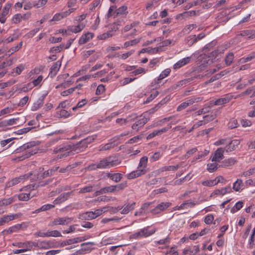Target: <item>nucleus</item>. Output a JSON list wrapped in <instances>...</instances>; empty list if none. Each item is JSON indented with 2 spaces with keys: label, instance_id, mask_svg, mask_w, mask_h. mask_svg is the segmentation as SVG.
Masks as SVG:
<instances>
[{
  "label": "nucleus",
  "instance_id": "nucleus-1",
  "mask_svg": "<svg viewBox=\"0 0 255 255\" xmlns=\"http://www.w3.org/2000/svg\"><path fill=\"white\" fill-rule=\"evenodd\" d=\"M96 138V135H92L82 139L76 144H69L62 147H56L54 149L53 153H59L57 158H62L82 152L88 147V145L92 142Z\"/></svg>",
  "mask_w": 255,
  "mask_h": 255
},
{
  "label": "nucleus",
  "instance_id": "nucleus-2",
  "mask_svg": "<svg viewBox=\"0 0 255 255\" xmlns=\"http://www.w3.org/2000/svg\"><path fill=\"white\" fill-rule=\"evenodd\" d=\"M25 152L21 156H18L16 158L13 159V160L21 161L30 157L31 155L36 154L37 152V148L35 146L34 142L26 143L20 146L15 150V152L18 153L21 151Z\"/></svg>",
  "mask_w": 255,
  "mask_h": 255
},
{
  "label": "nucleus",
  "instance_id": "nucleus-3",
  "mask_svg": "<svg viewBox=\"0 0 255 255\" xmlns=\"http://www.w3.org/2000/svg\"><path fill=\"white\" fill-rule=\"evenodd\" d=\"M147 161L148 157L147 156L142 157L139 160L137 169L128 174L127 175V178L128 179H132L145 174L147 172L146 168Z\"/></svg>",
  "mask_w": 255,
  "mask_h": 255
},
{
  "label": "nucleus",
  "instance_id": "nucleus-4",
  "mask_svg": "<svg viewBox=\"0 0 255 255\" xmlns=\"http://www.w3.org/2000/svg\"><path fill=\"white\" fill-rule=\"evenodd\" d=\"M120 163V160L114 156L107 157L98 162L100 169L109 168L117 166Z\"/></svg>",
  "mask_w": 255,
  "mask_h": 255
},
{
  "label": "nucleus",
  "instance_id": "nucleus-5",
  "mask_svg": "<svg viewBox=\"0 0 255 255\" xmlns=\"http://www.w3.org/2000/svg\"><path fill=\"white\" fill-rule=\"evenodd\" d=\"M156 232L155 229H150V227L148 226L140 229L137 232H136L130 236V238L132 239H138L141 238H146L151 236Z\"/></svg>",
  "mask_w": 255,
  "mask_h": 255
},
{
  "label": "nucleus",
  "instance_id": "nucleus-6",
  "mask_svg": "<svg viewBox=\"0 0 255 255\" xmlns=\"http://www.w3.org/2000/svg\"><path fill=\"white\" fill-rule=\"evenodd\" d=\"M72 218L68 217H58L54 219L49 224V226L56 225H67L71 223Z\"/></svg>",
  "mask_w": 255,
  "mask_h": 255
},
{
  "label": "nucleus",
  "instance_id": "nucleus-7",
  "mask_svg": "<svg viewBox=\"0 0 255 255\" xmlns=\"http://www.w3.org/2000/svg\"><path fill=\"white\" fill-rule=\"evenodd\" d=\"M149 118L146 116L145 114H143L140 116L139 119L132 126V129L138 131L140 128L143 127L148 121Z\"/></svg>",
  "mask_w": 255,
  "mask_h": 255
},
{
  "label": "nucleus",
  "instance_id": "nucleus-8",
  "mask_svg": "<svg viewBox=\"0 0 255 255\" xmlns=\"http://www.w3.org/2000/svg\"><path fill=\"white\" fill-rule=\"evenodd\" d=\"M76 8H71L69 9L68 10L62 12H59L56 13L50 21H58L61 20L64 17H65L69 15L71 13L73 12Z\"/></svg>",
  "mask_w": 255,
  "mask_h": 255
},
{
  "label": "nucleus",
  "instance_id": "nucleus-9",
  "mask_svg": "<svg viewBox=\"0 0 255 255\" xmlns=\"http://www.w3.org/2000/svg\"><path fill=\"white\" fill-rule=\"evenodd\" d=\"M223 157V149L218 148L211 156L212 162H220Z\"/></svg>",
  "mask_w": 255,
  "mask_h": 255
},
{
  "label": "nucleus",
  "instance_id": "nucleus-10",
  "mask_svg": "<svg viewBox=\"0 0 255 255\" xmlns=\"http://www.w3.org/2000/svg\"><path fill=\"white\" fill-rule=\"evenodd\" d=\"M227 144L225 147V149L227 152H229L234 150L239 145L240 141L238 140L234 139L231 141H227Z\"/></svg>",
  "mask_w": 255,
  "mask_h": 255
},
{
  "label": "nucleus",
  "instance_id": "nucleus-11",
  "mask_svg": "<svg viewBox=\"0 0 255 255\" xmlns=\"http://www.w3.org/2000/svg\"><path fill=\"white\" fill-rule=\"evenodd\" d=\"M171 205V203L170 202H162L158 204L154 209H152L151 212L153 214H158L161 211L168 208Z\"/></svg>",
  "mask_w": 255,
  "mask_h": 255
},
{
  "label": "nucleus",
  "instance_id": "nucleus-12",
  "mask_svg": "<svg viewBox=\"0 0 255 255\" xmlns=\"http://www.w3.org/2000/svg\"><path fill=\"white\" fill-rule=\"evenodd\" d=\"M170 69H166L163 70L159 75V77L157 79L154 80L151 84V86H153L155 85L158 84L162 79L167 77L170 73Z\"/></svg>",
  "mask_w": 255,
  "mask_h": 255
},
{
  "label": "nucleus",
  "instance_id": "nucleus-13",
  "mask_svg": "<svg viewBox=\"0 0 255 255\" xmlns=\"http://www.w3.org/2000/svg\"><path fill=\"white\" fill-rule=\"evenodd\" d=\"M94 35V33L91 32H87L83 34L79 39V44L83 45L86 43L93 38Z\"/></svg>",
  "mask_w": 255,
  "mask_h": 255
},
{
  "label": "nucleus",
  "instance_id": "nucleus-14",
  "mask_svg": "<svg viewBox=\"0 0 255 255\" xmlns=\"http://www.w3.org/2000/svg\"><path fill=\"white\" fill-rule=\"evenodd\" d=\"M222 179L223 177L222 176H219L213 180L204 181L202 182V184L205 186H213L220 182Z\"/></svg>",
  "mask_w": 255,
  "mask_h": 255
},
{
  "label": "nucleus",
  "instance_id": "nucleus-15",
  "mask_svg": "<svg viewBox=\"0 0 255 255\" xmlns=\"http://www.w3.org/2000/svg\"><path fill=\"white\" fill-rule=\"evenodd\" d=\"M200 251V248L198 245L194 246L188 249H184L183 251L184 255H195Z\"/></svg>",
  "mask_w": 255,
  "mask_h": 255
},
{
  "label": "nucleus",
  "instance_id": "nucleus-16",
  "mask_svg": "<svg viewBox=\"0 0 255 255\" xmlns=\"http://www.w3.org/2000/svg\"><path fill=\"white\" fill-rule=\"evenodd\" d=\"M17 199V195H15L8 198H3L0 200V207L8 206L12 203L15 202Z\"/></svg>",
  "mask_w": 255,
  "mask_h": 255
},
{
  "label": "nucleus",
  "instance_id": "nucleus-17",
  "mask_svg": "<svg viewBox=\"0 0 255 255\" xmlns=\"http://www.w3.org/2000/svg\"><path fill=\"white\" fill-rule=\"evenodd\" d=\"M191 58V57H187L180 60L173 65L174 69H179L188 64L190 62Z\"/></svg>",
  "mask_w": 255,
  "mask_h": 255
},
{
  "label": "nucleus",
  "instance_id": "nucleus-18",
  "mask_svg": "<svg viewBox=\"0 0 255 255\" xmlns=\"http://www.w3.org/2000/svg\"><path fill=\"white\" fill-rule=\"evenodd\" d=\"M58 169L59 167H55L50 169H48V170L44 171L42 174L38 175L37 178L41 179L52 175L54 174V172L56 171Z\"/></svg>",
  "mask_w": 255,
  "mask_h": 255
},
{
  "label": "nucleus",
  "instance_id": "nucleus-19",
  "mask_svg": "<svg viewBox=\"0 0 255 255\" xmlns=\"http://www.w3.org/2000/svg\"><path fill=\"white\" fill-rule=\"evenodd\" d=\"M45 97V95L41 96L33 105L31 110L35 111L38 110L43 104V101Z\"/></svg>",
  "mask_w": 255,
  "mask_h": 255
},
{
  "label": "nucleus",
  "instance_id": "nucleus-20",
  "mask_svg": "<svg viewBox=\"0 0 255 255\" xmlns=\"http://www.w3.org/2000/svg\"><path fill=\"white\" fill-rule=\"evenodd\" d=\"M71 194V192H67L61 194L58 198H57L54 201V203L55 204H57L60 203H62L67 199L70 197Z\"/></svg>",
  "mask_w": 255,
  "mask_h": 255
},
{
  "label": "nucleus",
  "instance_id": "nucleus-21",
  "mask_svg": "<svg viewBox=\"0 0 255 255\" xmlns=\"http://www.w3.org/2000/svg\"><path fill=\"white\" fill-rule=\"evenodd\" d=\"M25 68V66L24 64H20L12 70L11 75L12 76L19 75L24 70Z\"/></svg>",
  "mask_w": 255,
  "mask_h": 255
},
{
  "label": "nucleus",
  "instance_id": "nucleus-22",
  "mask_svg": "<svg viewBox=\"0 0 255 255\" xmlns=\"http://www.w3.org/2000/svg\"><path fill=\"white\" fill-rule=\"evenodd\" d=\"M255 58V52H252L246 57H244L239 59L238 63L239 64H243L250 61Z\"/></svg>",
  "mask_w": 255,
  "mask_h": 255
},
{
  "label": "nucleus",
  "instance_id": "nucleus-23",
  "mask_svg": "<svg viewBox=\"0 0 255 255\" xmlns=\"http://www.w3.org/2000/svg\"><path fill=\"white\" fill-rule=\"evenodd\" d=\"M33 195H31V192L28 191L26 193H21L19 195H17V198H18L19 200L26 201L32 198Z\"/></svg>",
  "mask_w": 255,
  "mask_h": 255
},
{
  "label": "nucleus",
  "instance_id": "nucleus-24",
  "mask_svg": "<svg viewBox=\"0 0 255 255\" xmlns=\"http://www.w3.org/2000/svg\"><path fill=\"white\" fill-rule=\"evenodd\" d=\"M239 35L241 36H247L249 38L253 39L255 38V31L249 30L241 31Z\"/></svg>",
  "mask_w": 255,
  "mask_h": 255
},
{
  "label": "nucleus",
  "instance_id": "nucleus-25",
  "mask_svg": "<svg viewBox=\"0 0 255 255\" xmlns=\"http://www.w3.org/2000/svg\"><path fill=\"white\" fill-rule=\"evenodd\" d=\"M18 119H11L8 120L2 121L0 122V127H5L7 126H11L16 124Z\"/></svg>",
  "mask_w": 255,
  "mask_h": 255
},
{
  "label": "nucleus",
  "instance_id": "nucleus-26",
  "mask_svg": "<svg viewBox=\"0 0 255 255\" xmlns=\"http://www.w3.org/2000/svg\"><path fill=\"white\" fill-rule=\"evenodd\" d=\"M203 100V98L201 97H192L186 101L188 106L193 105L196 103L201 102Z\"/></svg>",
  "mask_w": 255,
  "mask_h": 255
},
{
  "label": "nucleus",
  "instance_id": "nucleus-27",
  "mask_svg": "<svg viewBox=\"0 0 255 255\" xmlns=\"http://www.w3.org/2000/svg\"><path fill=\"white\" fill-rule=\"evenodd\" d=\"M95 243L93 242H87L83 243L81 245L82 247V250L84 251L90 252L93 250L92 247V246L95 245Z\"/></svg>",
  "mask_w": 255,
  "mask_h": 255
},
{
  "label": "nucleus",
  "instance_id": "nucleus-28",
  "mask_svg": "<svg viewBox=\"0 0 255 255\" xmlns=\"http://www.w3.org/2000/svg\"><path fill=\"white\" fill-rule=\"evenodd\" d=\"M233 188L236 191H240L243 189V185L242 180L241 179H237L233 184Z\"/></svg>",
  "mask_w": 255,
  "mask_h": 255
},
{
  "label": "nucleus",
  "instance_id": "nucleus-29",
  "mask_svg": "<svg viewBox=\"0 0 255 255\" xmlns=\"http://www.w3.org/2000/svg\"><path fill=\"white\" fill-rule=\"evenodd\" d=\"M80 218L86 220L95 219L93 211L87 212L80 215Z\"/></svg>",
  "mask_w": 255,
  "mask_h": 255
},
{
  "label": "nucleus",
  "instance_id": "nucleus-30",
  "mask_svg": "<svg viewBox=\"0 0 255 255\" xmlns=\"http://www.w3.org/2000/svg\"><path fill=\"white\" fill-rule=\"evenodd\" d=\"M23 179L21 177H16L15 178L12 179L10 181L7 182L6 184V187L9 188L12 187L20 182V181Z\"/></svg>",
  "mask_w": 255,
  "mask_h": 255
},
{
  "label": "nucleus",
  "instance_id": "nucleus-31",
  "mask_svg": "<svg viewBox=\"0 0 255 255\" xmlns=\"http://www.w3.org/2000/svg\"><path fill=\"white\" fill-rule=\"evenodd\" d=\"M135 204V202H133L131 204H127L122 210L121 211V214H127L130 211L134 209V205Z\"/></svg>",
  "mask_w": 255,
  "mask_h": 255
},
{
  "label": "nucleus",
  "instance_id": "nucleus-32",
  "mask_svg": "<svg viewBox=\"0 0 255 255\" xmlns=\"http://www.w3.org/2000/svg\"><path fill=\"white\" fill-rule=\"evenodd\" d=\"M54 207V205L50 204H45L41 206L40 208L36 209L34 213H37L42 211H46L53 208Z\"/></svg>",
  "mask_w": 255,
  "mask_h": 255
},
{
  "label": "nucleus",
  "instance_id": "nucleus-33",
  "mask_svg": "<svg viewBox=\"0 0 255 255\" xmlns=\"http://www.w3.org/2000/svg\"><path fill=\"white\" fill-rule=\"evenodd\" d=\"M218 164L216 162L208 163L207 165V170L209 172H214L218 168Z\"/></svg>",
  "mask_w": 255,
  "mask_h": 255
},
{
  "label": "nucleus",
  "instance_id": "nucleus-34",
  "mask_svg": "<svg viewBox=\"0 0 255 255\" xmlns=\"http://www.w3.org/2000/svg\"><path fill=\"white\" fill-rule=\"evenodd\" d=\"M141 40L140 38H135L132 40L126 41L124 43V48H127L129 46H134L138 43Z\"/></svg>",
  "mask_w": 255,
  "mask_h": 255
},
{
  "label": "nucleus",
  "instance_id": "nucleus-35",
  "mask_svg": "<svg viewBox=\"0 0 255 255\" xmlns=\"http://www.w3.org/2000/svg\"><path fill=\"white\" fill-rule=\"evenodd\" d=\"M181 164H178L176 165H170V166H163L161 168V170L162 171H175L177 169H178L180 167H181Z\"/></svg>",
  "mask_w": 255,
  "mask_h": 255
},
{
  "label": "nucleus",
  "instance_id": "nucleus-36",
  "mask_svg": "<svg viewBox=\"0 0 255 255\" xmlns=\"http://www.w3.org/2000/svg\"><path fill=\"white\" fill-rule=\"evenodd\" d=\"M60 66L61 63H59V61L54 63L50 68V73L55 75L59 71Z\"/></svg>",
  "mask_w": 255,
  "mask_h": 255
},
{
  "label": "nucleus",
  "instance_id": "nucleus-37",
  "mask_svg": "<svg viewBox=\"0 0 255 255\" xmlns=\"http://www.w3.org/2000/svg\"><path fill=\"white\" fill-rule=\"evenodd\" d=\"M85 27V24L83 23H79L78 25L72 26L70 28V30L74 33H78L81 32Z\"/></svg>",
  "mask_w": 255,
  "mask_h": 255
},
{
  "label": "nucleus",
  "instance_id": "nucleus-38",
  "mask_svg": "<svg viewBox=\"0 0 255 255\" xmlns=\"http://www.w3.org/2000/svg\"><path fill=\"white\" fill-rule=\"evenodd\" d=\"M95 187V185H89L84 187L82 188L79 190V193H89L92 192L94 190V188Z\"/></svg>",
  "mask_w": 255,
  "mask_h": 255
},
{
  "label": "nucleus",
  "instance_id": "nucleus-39",
  "mask_svg": "<svg viewBox=\"0 0 255 255\" xmlns=\"http://www.w3.org/2000/svg\"><path fill=\"white\" fill-rule=\"evenodd\" d=\"M91 238L90 236H84L73 238L72 239V243L76 244L84 241Z\"/></svg>",
  "mask_w": 255,
  "mask_h": 255
},
{
  "label": "nucleus",
  "instance_id": "nucleus-40",
  "mask_svg": "<svg viewBox=\"0 0 255 255\" xmlns=\"http://www.w3.org/2000/svg\"><path fill=\"white\" fill-rule=\"evenodd\" d=\"M243 207V202L242 201H238L234 206L231 209V212L234 213L240 210Z\"/></svg>",
  "mask_w": 255,
  "mask_h": 255
},
{
  "label": "nucleus",
  "instance_id": "nucleus-41",
  "mask_svg": "<svg viewBox=\"0 0 255 255\" xmlns=\"http://www.w3.org/2000/svg\"><path fill=\"white\" fill-rule=\"evenodd\" d=\"M115 13L116 14L115 16L127 14L128 13L127 7L126 6H122L116 10Z\"/></svg>",
  "mask_w": 255,
  "mask_h": 255
},
{
  "label": "nucleus",
  "instance_id": "nucleus-42",
  "mask_svg": "<svg viewBox=\"0 0 255 255\" xmlns=\"http://www.w3.org/2000/svg\"><path fill=\"white\" fill-rule=\"evenodd\" d=\"M127 186V182H123L116 185H113L114 191H120L123 190Z\"/></svg>",
  "mask_w": 255,
  "mask_h": 255
},
{
  "label": "nucleus",
  "instance_id": "nucleus-43",
  "mask_svg": "<svg viewBox=\"0 0 255 255\" xmlns=\"http://www.w3.org/2000/svg\"><path fill=\"white\" fill-rule=\"evenodd\" d=\"M23 44V42L20 41L16 46L13 47L11 48L8 51V56H10L11 54H12L13 52H16L18 51L21 47H22Z\"/></svg>",
  "mask_w": 255,
  "mask_h": 255
},
{
  "label": "nucleus",
  "instance_id": "nucleus-44",
  "mask_svg": "<svg viewBox=\"0 0 255 255\" xmlns=\"http://www.w3.org/2000/svg\"><path fill=\"white\" fill-rule=\"evenodd\" d=\"M236 162L234 158L230 157L224 160V166H230L234 165Z\"/></svg>",
  "mask_w": 255,
  "mask_h": 255
},
{
  "label": "nucleus",
  "instance_id": "nucleus-45",
  "mask_svg": "<svg viewBox=\"0 0 255 255\" xmlns=\"http://www.w3.org/2000/svg\"><path fill=\"white\" fill-rule=\"evenodd\" d=\"M234 59V54L233 53H228L226 57L225 62L228 65H230L233 61Z\"/></svg>",
  "mask_w": 255,
  "mask_h": 255
},
{
  "label": "nucleus",
  "instance_id": "nucleus-46",
  "mask_svg": "<svg viewBox=\"0 0 255 255\" xmlns=\"http://www.w3.org/2000/svg\"><path fill=\"white\" fill-rule=\"evenodd\" d=\"M111 180L115 182H118L121 181L123 178V175L120 173H113L112 175Z\"/></svg>",
  "mask_w": 255,
  "mask_h": 255
},
{
  "label": "nucleus",
  "instance_id": "nucleus-47",
  "mask_svg": "<svg viewBox=\"0 0 255 255\" xmlns=\"http://www.w3.org/2000/svg\"><path fill=\"white\" fill-rule=\"evenodd\" d=\"M143 138V135L140 134L137 136H135L130 139H129L127 142V143L132 144L135 142H137L139 140H141Z\"/></svg>",
  "mask_w": 255,
  "mask_h": 255
},
{
  "label": "nucleus",
  "instance_id": "nucleus-48",
  "mask_svg": "<svg viewBox=\"0 0 255 255\" xmlns=\"http://www.w3.org/2000/svg\"><path fill=\"white\" fill-rule=\"evenodd\" d=\"M213 107V103H210V102H209L206 104L204 105L203 108H202V110L203 111V114H205L206 113H209L211 110V109Z\"/></svg>",
  "mask_w": 255,
  "mask_h": 255
},
{
  "label": "nucleus",
  "instance_id": "nucleus-49",
  "mask_svg": "<svg viewBox=\"0 0 255 255\" xmlns=\"http://www.w3.org/2000/svg\"><path fill=\"white\" fill-rule=\"evenodd\" d=\"M11 7V4L6 3L4 7L2 9V11L0 14V15L5 17L6 15L8 13L9 10Z\"/></svg>",
  "mask_w": 255,
  "mask_h": 255
},
{
  "label": "nucleus",
  "instance_id": "nucleus-50",
  "mask_svg": "<svg viewBox=\"0 0 255 255\" xmlns=\"http://www.w3.org/2000/svg\"><path fill=\"white\" fill-rule=\"evenodd\" d=\"M16 217H18V215L15 214V215H6V216H3V217H2V218L3 219L4 223H5L8 222L10 221H12V220H14Z\"/></svg>",
  "mask_w": 255,
  "mask_h": 255
},
{
  "label": "nucleus",
  "instance_id": "nucleus-51",
  "mask_svg": "<svg viewBox=\"0 0 255 255\" xmlns=\"http://www.w3.org/2000/svg\"><path fill=\"white\" fill-rule=\"evenodd\" d=\"M87 103V101L86 99H82L81 101L79 102L76 106L72 108L73 111H75L78 108H81L85 105Z\"/></svg>",
  "mask_w": 255,
  "mask_h": 255
},
{
  "label": "nucleus",
  "instance_id": "nucleus-52",
  "mask_svg": "<svg viewBox=\"0 0 255 255\" xmlns=\"http://www.w3.org/2000/svg\"><path fill=\"white\" fill-rule=\"evenodd\" d=\"M174 117V116H170V117H167V118H165L161 120L160 121H159L154 123V124H153L152 125V127H157V126H160L161 123H164L165 122L169 121L171 120Z\"/></svg>",
  "mask_w": 255,
  "mask_h": 255
},
{
  "label": "nucleus",
  "instance_id": "nucleus-53",
  "mask_svg": "<svg viewBox=\"0 0 255 255\" xmlns=\"http://www.w3.org/2000/svg\"><path fill=\"white\" fill-rule=\"evenodd\" d=\"M48 241H38V248L43 249H48Z\"/></svg>",
  "mask_w": 255,
  "mask_h": 255
},
{
  "label": "nucleus",
  "instance_id": "nucleus-54",
  "mask_svg": "<svg viewBox=\"0 0 255 255\" xmlns=\"http://www.w3.org/2000/svg\"><path fill=\"white\" fill-rule=\"evenodd\" d=\"M62 235L57 230H53L51 231H48V237H61Z\"/></svg>",
  "mask_w": 255,
  "mask_h": 255
},
{
  "label": "nucleus",
  "instance_id": "nucleus-55",
  "mask_svg": "<svg viewBox=\"0 0 255 255\" xmlns=\"http://www.w3.org/2000/svg\"><path fill=\"white\" fill-rule=\"evenodd\" d=\"M21 228V225L17 224L15 226L10 227L9 229L6 231L8 233H11L12 232H15L19 230Z\"/></svg>",
  "mask_w": 255,
  "mask_h": 255
},
{
  "label": "nucleus",
  "instance_id": "nucleus-56",
  "mask_svg": "<svg viewBox=\"0 0 255 255\" xmlns=\"http://www.w3.org/2000/svg\"><path fill=\"white\" fill-rule=\"evenodd\" d=\"M112 142L107 143L105 145H100L99 147V151L107 150H108V149H110L111 148H112Z\"/></svg>",
  "mask_w": 255,
  "mask_h": 255
},
{
  "label": "nucleus",
  "instance_id": "nucleus-57",
  "mask_svg": "<svg viewBox=\"0 0 255 255\" xmlns=\"http://www.w3.org/2000/svg\"><path fill=\"white\" fill-rule=\"evenodd\" d=\"M120 220V218L114 217L112 218H104L102 220L101 222L104 224L107 223L110 221H116V222H119Z\"/></svg>",
  "mask_w": 255,
  "mask_h": 255
},
{
  "label": "nucleus",
  "instance_id": "nucleus-58",
  "mask_svg": "<svg viewBox=\"0 0 255 255\" xmlns=\"http://www.w3.org/2000/svg\"><path fill=\"white\" fill-rule=\"evenodd\" d=\"M238 122L236 119H232L228 124V127L229 128L232 129L237 128Z\"/></svg>",
  "mask_w": 255,
  "mask_h": 255
},
{
  "label": "nucleus",
  "instance_id": "nucleus-59",
  "mask_svg": "<svg viewBox=\"0 0 255 255\" xmlns=\"http://www.w3.org/2000/svg\"><path fill=\"white\" fill-rule=\"evenodd\" d=\"M35 237H48V232H44L42 230L38 231L34 234Z\"/></svg>",
  "mask_w": 255,
  "mask_h": 255
},
{
  "label": "nucleus",
  "instance_id": "nucleus-60",
  "mask_svg": "<svg viewBox=\"0 0 255 255\" xmlns=\"http://www.w3.org/2000/svg\"><path fill=\"white\" fill-rule=\"evenodd\" d=\"M134 50H131L122 55H118L117 56L118 57H120L122 59H126L128 57H129L131 55H132L134 53Z\"/></svg>",
  "mask_w": 255,
  "mask_h": 255
},
{
  "label": "nucleus",
  "instance_id": "nucleus-61",
  "mask_svg": "<svg viewBox=\"0 0 255 255\" xmlns=\"http://www.w3.org/2000/svg\"><path fill=\"white\" fill-rule=\"evenodd\" d=\"M21 19V14H16L13 15L11 21L14 23H19Z\"/></svg>",
  "mask_w": 255,
  "mask_h": 255
},
{
  "label": "nucleus",
  "instance_id": "nucleus-62",
  "mask_svg": "<svg viewBox=\"0 0 255 255\" xmlns=\"http://www.w3.org/2000/svg\"><path fill=\"white\" fill-rule=\"evenodd\" d=\"M241 124L244 128L250 127L252 125V122L247 119H242L241 120Z\"/></svg>",
  "mask_w": 255,
  "mask_h": 255
},
{
  "label": "nucleus",
  "instance_id": "nucleus-63",
  "mask_svg": "<svg viewBox=\"0 0 255 255\" xmlns=\"http://www.w3.org/2000/svg\"><path fill=\"white\" fill-rule=\"evenodd\" d=\"M105 91V86L101 84L98 86L96 91V95H101L103 94Z\"/></svg>",
  "mask_w": 255,
  "mask_h": 255
},
{
  "label": "nucleus",
  "instance_id": "nucleus-64",
  "mask_svg": "<svg viewBox=\"0 0 255 255\" xmlns=\"http://www.w3.org/2000/svg\"><path fill=\"white\" fill-rule=\"evenodd\" d=\"M161 156V154L160 152H156L150 157V159L152 161H155L159 159Z\"/></svg>",
  "mask_w": 255,
  "mask_h": 255
}]
</instances>
